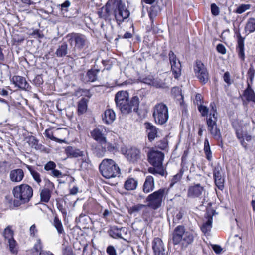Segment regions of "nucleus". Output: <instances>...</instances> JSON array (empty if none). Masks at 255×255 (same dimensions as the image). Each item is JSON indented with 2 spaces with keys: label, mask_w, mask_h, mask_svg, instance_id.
<instances>
[{
  "label": "nucleus",
  "mask_w": 255,
  "mask_h": 255,
  "mask_svg": "<svg viewBox=\"0 0 255 255\" xmlns=\"http://www.w3.org/2000/svg\"><path fill=\"white\" fill-rule=\"evenodd\" d=\"M3 235L4 238L8 240L11 239H13V232L10 228L9 226H8L6 229H5Z\"/></svg>",
  "instance_id": "nucleus-48"
},
{
  "label": "nucleus",
  "mask_w": 255,
  "mask_h": 255,
  "mask_svg": "<svg viewBox=\"0 0 255 255\" xmlns=\"http://www.w3.org/2000/svg\"><path fill=\"white\" fill-rule=\"evenodd\" d=\"M243 97L248 101H252L255 104V94L249 84H248V87L244 92Z\"/></svg>",
  "instance_id": "nucleus-28"
},
{
  "label": "nucleus",
  "mask_w": 255,
  "mask_h": 255,
  "mask_svg": "<svg viewBox=\"0 0 255 255\" xmlns=\"http://www.w3.org/2000/svg\"><path fill=\"white\" fill-rule=\"evenodd\" d=\"M28 143L32 148H34L36 150L40 149V145L38 144V140L34 136H30L28 138Z\"/></svg>",
  "instance_id": "nucleus-44"
},
{
  "label": "nucleus",
  "mask_w": 255,
  "mask_h": 255,
  "mask_svg": "<svg viewBox=\"0 0 255 255\" xmlns=\"http://www.w3.org/2000/svg\"><path fill=\"white\" fill-rule=\"evenodd\" d=\"M213 218L212 217H205V220L202 226L201 230L205 234H208L211 231L212 227Z\"/></svg>",
  "instance_id": "nucleus-27"
},
{
  "label": "nucleus",
  "mask_w": 255,
  "mask_h": 255,
  "mask_svg": "<svg viewBox=\"0 0 255 255\" xmlns=\"http://www.w3.org/2000/svg\"><path fill=\"white\" fill-rule=\"evenodd\" d=\"M203 100V97L201 94H197L195 96V100H194V103L196 104L198 106L202 105V101Z\"/></svg>",
  "instance_id": "nucleus-57"
},
{
  "label": "nucleus",
  "mask_w": 255,
  "mask_h": 255,
  "mask_svg": "<svg viewBox=\"0 0 255 255\" xmlns=\"http://www.w3.org/2000/svg\"><path fill=\"white\" fill-rule=\"evenodd\" d=\"M204 151L206 154V158L208 160H210L212 158V153L210 149L209 143L207 138L204 141Z\"/></svg>",
  "instance_id": "nucleus-40"
},
{
  "label": "nucleus",
  "mask_w": 255,
  "mask_h": 255,
  "mask_svg": "<svg viewBox=\"0 0 255 255\" xmlns=\"http://www.w3.org/2000/svg\"><path fill=\"white\" fill-rule=\"evenodd\" d=\"M211 10L212 14L214 15H218L219 13V8L215 3L211 4Z\"/></svg>",
  "instance_id": "nucleus-56"
},
{
  "label": "nucleus",
  "mask_w": 255,
  "mask_h": 255,
  "mask_svg": "<svg viewBox=\"0 0 255 255\" xmlns=\"http://www.w3.org/2000/svg\"><path fill=\"white\" fill-rule=\"evenodd\" d=\"M153 117L156 123L163 125L169 118L167 106L163 103H158L153 108Z\"/></svg>",
  "instance_id": "nucleus-5"
},
{
  "label": "nucleus",
  "mask_w": 255,
  "mask_h": 255,
  "mask_svg": "<svg viewBox=\"0 0 255 255\" xmlns=\"http://www.w3.org/2000/svg\"><path fill=\"white\" fill-rule=\"evenodd\" d=\"M198 109L203 117L206 116L208 113V108L202 105L198 106Z\"/></svg>",
  "instance_id": "nucleus-51"
},
{
  "label": "nucleus",
  "mask_w": 255,
  "mask_h": 255,
  "mask_svg": "<svg viewBox=\"0 0 255 255\" xmlns=\"http://www.w3.org/2000/svg\"><path fill=\"white\" fill-rule=\"evenodd\" d=\"M168 191L167 188H160L148 195L145 199L147 207L154 210L160 208L168 194Z\"/></svg>",
  "instance_id": "nucleus-3"
},
{
  "label": "nucleus",
  "mask_w": 255,
  "mask_h": 255,
  "mask_svg": "<svg viewBox=\"0 0 255 255\" xmlns=\"http://www.w3.org/2000/svg\"><path fill=\"white\" fill-rule=\"evenodd\" d=\"M88 101V99L85 98H82L79 101L78 104V112L79 114H83L86 112Z\"/></svg>",
  "instance_id": "nucleus-33"
},
{
  "label": "nucleus",
  "mask_w": 255,
  "mask_h": 255,
  "mask_svg": "<svg viewBox=\"0 0 255 255\" xmlns=\"http://www.w3.org/2000/svg\"><path fill=\"white\" fill-rule=\"evenodd\" d=\"M12 82L16 86L23 90H28L29 87L26 79L22 76H14L12 77Z\"/></svg>",
  "instance_id": "nucleus-20"
},
{
  "label": "nucleus",
  "mask_w": 255,
  "mask_h": 255,
  "mask_svg": "<svg viewBox=\"0 0 255 255\" xmlns=\"http://www.w3.org/2000/svg\"><path fill=\"white\" fill-rule=\"evenodd\" d=\"M184 215V212L182 210L175 212L173 216V223L176 224L179 223Z\"/></svg>",
  "instance_id": "nucleus-41"
},
{
  "label": "nucleus",
  "mask_w": 255,
  "mask_h": 255,
  "mask_svg": "<svg viewBox=\"0 0 255 255\" xmlns=\"http://www.w3.org/2000/svg\"><path fill=\"white\" fill-rule=\"evenodd\" d=\"M214 178L216 186L218 190L216 189V193L218 195L223 190V178H222L221 173L219 171H215L214 173Z\"/></svg>",
  "instance_id": "nucleus-24"
},
{
  "label": "nucleus",
  "mask_w": 255,
  "mask_h": 255,
  "mask_svg": "<svg viewBox=\"0 0 255 255\" xmlns=\"http://www.w3.org/2000/svg\"><path fill=\"white\" fill-rule=\"evenodd\" d=\"M99 71V70H88L86 74L88 78V81L94 82L97 80V74Z\"/></svg>",
  "instance_id": "nucleus-39"
},
{
  "label": "nucleus",
  "mask_w": 255,
  "mask_h": 255,
  "mask_svg": "<svg viewBox=\"0 0 255 255\" xmlns=\"http://www.w3.org/2000/svg\"><path fill=\"white\" fill-rule=\"evenodd\" d=\"M65 152L68 157L71 158H77L79 157H82V164L81 166H84L87 168L90 160L88 157L87 152L85 153L83 151H81L80 149L72 146H68L65 149Z\"/></svg>",
  "instance_id": "nucleus-8"
},
{
  "label": "nucleus",
  "mask_w": 255,
  "mask_h": 255,
  "mask_svg": "<svg viewBox=\"0 0 255 255\" xmlns=\"http://www.w3.org/2000/svg\"><path fill=\"white\" fill-rule=\"evenodd\" d=\"M106 129L103 126H98L91 132L92 138L99 143H106Z\"/></svg>",
  "instance_id": "nucleus-13"
},
{
  "label": "nucleus",
  "mask_w": 255,
  "mask_h": 255,
  "mask_svg": "<svg viewBox=\"0 0 255 255\" xmlns=\"http://www.w3.org/2000/svg\"><path fill=\"white\" fill-rule=\"evenodd\" d=\"M224 81L226 82L228 85H230L232 80L230 78V74L228 72L224 73Z\"/></svg>",
  "instance_id": "nucleus-62"
},
{
  "label": "nucleus",
  "mask_w": 255,
  "mask_h": 255,
  "mask_svg": "<svg viewBox=\"0 0 255 255\" xmlns=\"http://www.w3.org/2000/svg\"><path fill=\"white\" fill-rule=\"evenodd\" d=\"M153 167H149L148 169V171L151 174L156 175L159 174L161 176L164 175V170L162 165L160 166H153Z\"/></svg>",
  "instance_id": "nucleus-35"
},
{
  "label": "nucleus",
  "mask_w": 255,
  "mask_h": 255,
  "mask_svg": "<svg viewBox=\"0 0 255 255\" xmlns=\"http://www.w3.org/2000/svg\"><path fill=\"white\" fill-rule=\"evenodd\" d=\"M34 82L37 86H40L42 84L43 80L42 77L40 75L36 76L34 79Z\"/></svg>",
  "instance_id": "nucleus-61"
},
{
  "label": "nucleus",
  "mask_w": 255,
  "mask_h": 255,
  "mask_svg": "<svg viewBox=\"0 0 255 255\" xmlns=\"http://www.w3.org/2000/svg\"><path fill=\"white\" fill-rule=\"evenodd\" d=\"M53 225L56 228L59 234H62L64 230L61 222L57 217H55L53 222Z\"/></svg>",
  "instance_id": "nucleus-45"
},
{
  "label": "nucleus",
  "mask_w": 255,
  "mask_h": 255,
  "mask_svg": "<svg viewBox=\"0 0 255 255\" xmlns=\"http://www.w3.org/2000/svg\"><path fill=\"white\" fill-rule=\"evenodd\" d=\"M115 101L117 107L124 114H129L132 111L136 113L138 112L139 98L136 96H134L129 101L128 93L126 91L118 92L115 95Z\"/></svg>",
  "instance_id": "nucleus-1"
},
{
  "label": "nucleus",
  "mask_w": 255,
  "mask_h": 255,
  "mask_svg": "<svg viewBox=\"0 0 255 255\" xmlns=\"http://www.w3.org/2000/svg\"><path fill=\"white\" fill-rule=\"evenodd\" d=\"M27 168L28 170L30 171L31 175L32 176L34 180L38 183L39 184L41 182V179L40 178V175L39 173L34 170L33 168L27 165Z\"/></svg>",
  "instance_id": "nucleus-42"
},
{
  "label": "nucleus",
  "mask_w": 255,
  "mask_h": 255,
  "mask_svg": "<svg viewBox=\"0 0 255 255\" xmlns=\"http://www.w3.org/2000/svg\"><path fill=\"white\" fill-rule=\"evenodd\" d=\"M122 228H118L116 226L112 227L109 230V235L114 238H122Z\"/></svg>",
  "instance_id": "nucleus-32"
},
{
  "label": "nucleus",
  "mask_w": 255,
  "mask_h": 255,
  "mask_svg": "<svg viewBox=\"0 0 255 255\" xmlns=\"http://www.w3.org/2000/svg\"><path fill=\"white\" fill-rule=\"evenodd\" d=\"M115 114L112 109H107L104 112L102 119L107 124L112 123L115 119Z\"/></svg>",
  "instance_id": "nucleus-26"
},
{
  "label": "nucleus",
  "mask_w": 255,
  "mask_h": 255,
  "mask_svg": "<svg viewBox=\"0 0 255 255\" xmlns=\"http://www.w3.org/2000/svg\"><path fill=\"white\" fill-rule=\"evenodd\" d=\"M106 252L108 255H117L116 250L112 245H109L107 247Z\"/></svg>",
  "instance_id": "nucleus-54"
},
{
  "label": "nucleus",
  "mask_w": 255,
  "mask_h": 255,
  "mask_svg": "<svg viewBox=\"0 0 255 255\" xmlns=\"http://www.w3.org/2000/svg\"><path fill=\"white\" fill-rule=\"evenodd\" d=\"M40 198L42 202L47 203L51 197V191L48 188H44L40 192Z\"/></svg>",
  "instance_id": "nucleus-37"
},
{
  "label": "nucleus",
  "mask_w": 255,
  "mask_h": 255,
  "mask_svg": "<svg viewBox=\"0 0 255 255\" xmlns=\"http://www.w3.org/2000/svg\"><path fill=\"white\" fill-rule=\"evenodd\" d=\"M255 74V69L254 68L253 64H250V68L247 73L248 77L249 78L251 82H252L254 79V75Z\"/></svg>",
  "instance_id": "nucleus-50"
},
{
  "label": "nucleus",
  "mask_w": 255,
  "mask_h": 255,
  "mask_svg": "<svg viewBox=\"0 0 255 255\" xmlns=\"http://www.w3.org/2000/svg\"><path fill=\"white\" fill-rule=\"evenodd\" d=\"M70 2L68 0H66L61 5L62 11H67L68 7L70 6Z\"/></svg>",
  "instance_id": "nucleus-64"
},
{
  "label": "nucleus",
  "mask_w": 255,
  "mask_h": 255,
  "mask_svg": "<svg viewBox=\"0 0 255 255\" xmlns=\"http://www.w3.org/2000/svg\"><path fill=\"white\" fill-rule=\"evenodd\" d=\"M150 85L153 86L157 88H160L163 87V83L159 79H153L152 81H150Z\"/></svg>",
  "instance_id": "nucleus-52"
},
{
  "label": "nucleus",
  "mask_w": 255,
  "mask_h": 255,
  "mask_svg": "<svg viewBox=\"0 0 255 255\" xmlns=\"http://www.w3.org/2000/svg\"><path fill=\"white\" fill-rule=\"evenodd\" d=\"M238 38V46L237 50L238 52V55L242 60L244 59V38H243L240 34H237Z\"/></svg>",
  "instance_id": "nucleus-25"
},
{
  "label": "nucleus",
  "mask_w": 255,
  "mask_h": 255,
  "mask_svg": "<svg viewBox=\"0 0 255 255\" xmlns=\"http://www.w3.org/2000/svg\"><path fill=\"white\" fill-rule=\"evenodd\" d=\"M164 156V154L158 151L153 150L148 153V161L152 166L162 165Z\"/></svg>",
  "instance_id": "nucleus-15"
},
{
  "label": "nucleus",
  "mask_w": 255,
  "mask_h": 255,
  "mask_svg": "<svg viewBox=\"0 0 255 255\" xmlns=\"http://www.w3.org/2000/svg\"><path fill=\"white\" fill-rule=\"evenodd\" d=\"M44 134L46 137L51 140H55L56 139L55 137H54L53 133L52 131L50 129H46Z\"/></svg>",
  "instance_id": "nucleus-58"
},
{
  "label": "nucleus",
  "mask_w": 255,
  "mask_h": 255,
  "mask_svg": "<svg viewBox=\"0 0 255 255\" xmlns=\"http://www.w3.org/2000/svg\"><path fill=\"white\" fill-rule=\"evenodd\" d=\"M147 206L145 204H137L128 208V212L129 214H133L139 213L144 208H146Z\"/></svg>",
  "instance_id": "nucleus-36"
},
{
  "label": "nucleus",
  "mask_w": 255,
  "mask_h": 255,
  "mask_svg": "<svg viewBox=\"0 0 255 255\" xmlns=\"http://www.w3.org/2000/svg\"><path fill=\"white\" fill-rule=\"evenodd\" d=\"M125 156L130 162L133 164L137 163L141 160L140 151L135 147H131L127 149Z\"/></svg>",
  "instance_id": "nucleus-14"
},
{
  "label": "nucleus",
  "mask_w": 255,
  "mask_h": 255,
  "mask_svg": "<svg viewBox=\"0 0 255 255\" xmlns=\"http://www.w3.org/2000/svg\"><path fill=\"white\" fill-rule=\"evenodd\" d=\"M154 189V181L153 177L151 176H147L143 185L142 190L145 193H148L152 191Z\"/></svg>",
  "instance_id": "nucleus-22"
},
{
  "label": "nucleus",
  "mask_w": 255,
  "mask_h": 255,
  "mask_svg": "<svg viewBox=\"0 0 255 255\" xmlns=\"http://www.w3.org/2000/svg\"><path fill=\"white\" fill-rule=\"evenodd\" d=\"M236 135L237 138L240 140L241 144L243 147L246 150L247 149V144L244 141L243 136L241 134H240L239 132H236Z\"/></svg>",
  "instance_id": "nucleus-55"
},
{
  "label": "nucleus",
  "mask_w": 255,
  "mask_h": 255,
  "mask_svg": "<svg viewBox=\"0 0 255 255\" xmlns=\"http://www.w3.org/2000/svg\"><path fill=\"white\" fill-rule=\"evenodd\" d=\"M56 164L53 161H49L44 166V169L47 171H51L50 175L56 178L62 177V172L55 169Z\"/></svg>",
  "instance_id": "nucleus-21"
},
{
  "label": "nucleus",
  "mask_w": 255,
  "mask_h": 255,
  "mask_svg": "<svg viewBox=\"0 0 255 255\" xmlns=\"http://www.w3.org/2000/svg\"><path fill=\"white\" fill-rule=\"evenodd\" d=\"M196 234L192 231H186L184 234V238H183L180 246L182 249L187 248L189 245L192 244L194 241Z\"/></svg>",
  "instance_id": "nucleus-19"
},
{
  "label": "nucleus",
  "mask_w": 255,
  "mask_h": 255,
  "mask_svg": "<svg viewBox=\"0 0 255 255\" xmlns=\"http://www.w3.org/2000/svg\"><path fill=\"white\" fill-rule=\"evenodd\" d=\"M207 124L208 127V128L216 126L215 122L212 120L211 117L207 119Z\"/></svg>",
  "instance_id": "nucleus-63"
},
{
  "label": "nucleus",
  "mask_w": 255,
  "mask_h": 255,
  "mask_svg": "<svg viewBox=\"0 0 255 255\" xmlns=\"http://www.w3.org/2000/svg\"><path fill=\"white\" fill-rule=\"evenodd\" d=\"M208 130L210 132L211 134L213 136L215 139L220 141V145L221 147H223L221 133L220 131V130L217 128L216 126L214 127H212L211 128H208Z\"/></svg>",
  "instance_id": "nucleus-31"
},
{
  "label": "nucleus",
  "mask_w": 255,
  "mask_h": 255,
  "mask_svg": "<svg viewBox=\"0 0 255 255\" xmlns=\"http://www.w3.org/2000/svg\"><path fill=\"white\" fill-rule=\"evenodd\" d=\"M195 73L200 82L207 83L209 80V75L206 68L201 61H197L194 68Z\"/></svg>",
  "instance_id": "nucleus-12"
},
{
  "label": "nucleus",
  "mask_w": 255,
  "mask_h": 255,
  "mask_svg": "<svg viewBox=\"0 0 255 255\" xmlns=\"http://www.w3.org/2000/svg\"><path fill=\"white\" fill-rule=\"evenodd\" d=\"M206 190L204 187L199 183H193L189 185L187 189V196L190 199H196L202 201L205 196Z\"/></svg>",
  "instance_id": "nucleus-7"
},
{
  "label": "nucleus",
  "mask_w": 255,
  "mask_h": 255,
  "mask_svg": "<svg viewBox=\"0 0 255 255\" xmlns=\"http://www.w3.org/2000/svg\"><path fill=\"white\" fill-rule=\"evenodd\" d=\"M68 45L64 42L61 45H59L55 52V54L58 57H62L65 56L67 54Z\"/></svg>",
  "instance_id": "nucleus-34"
},
{
  "label": "nucleus",
  "mask_w": 255,
  "mask_h": 255,
  "mask_svg": "<svg viewBox=\"0 0 255 255\" xmlns=\"http://www.w3.org/2000/svg\"><path fill=\"white\" fill-rule=\"evenodd\" d=\"M152 249L154 255H166L164 244L159 238L154 239L152 242Z\"/></svg>",
  "instance_id": "nucleus-18"
},
{
  "label": "nucleus",
  "mask_w": 255,
  "mask_h": 255,
  "mask_svg": "<svg viewBox=\"0 0 255 255\" xmlns=\"http://www.w3.org/2000/svg\"><path fill=\"white\" fill-rule=\"evenodd\" d=\"M67 37L69 43L74 45L75 49L81 50L88 46V41L84 35L72 33L68 34Z\"/></svg>",
  "instance_id": "nucleus-6"
},
{
  "label": "nucleus",
  "mask_w": 255,
  "mask_h": 255,
  "mask_svg": "<svg viewBox=\"0 0 255 255\" xmlns=\"http://www.w3.org/2000/svg\"><path fill=\"white\" fill-rule=\"evenodd\" d=\"M183 174V171L182 169H181L179 172L176 174L175 175H174L172 179L171 180V183L170 184V187H172L175 183L179 181Z\"/></svg>",
  "instance_id": "nucleus-47"
},
{
  "label": "nucleus",
  "mask_w": 255,
  "mask_h": 255,
  "mask_svg": "<svg viewBox=\"0 0 255 255\" xmlns=\"http://www.w3.org/2000/svg\"><path fill=\"white\" fill-rule=\"evenodd\" d=\"M245 29L247 31L251 33L255 30V19L250 18L245 27Z\"/></svg>",
  "instance_id": "nucleus-43"
},
{
  "label": "nucleus",
  "mask_w": 255,
  "mask_h": 255,
  "mask_svg": "<svg viewBox=\"0 0 255 255\" xmlns=\"http://www.w3.org/2000/svg\"><path fill=\"white\" fill-rule=\"evenodd\" d=\"M212 249L217 254H220L223 250L222 247L218 245H211Z\"/></svg>",
  "instance_id": "nucleus-59"
},
{
  "label": "nucleus",
  "mask_w": 255,
  "mask_h": 255,
  "mask_svg": "<svg viewBox=\"0 0 255 255\" xmlns=\"http://www.w3.org/2000/svg\"><path fill=\"white\" fill-rule=\"evenodd\" d=\"M12 193L15 198L14 205L18 207L30 201L33 196V189L27 184H22L14 187Z\"/></svg>",
  "instance_id": "nucleus-2"
},
{
  "label": "nucleus",
  "mask_w": 255,
  "mask_h": 255,
  "mask_svg": "<svg viewBox=\"0 0 255 255\" xmlns=\"http://www.w3.org/2000/svg\"><path fill=\"white\" fill-rule=\"evenodd\" d=\"M144 209L143 210L142 214V218L145 220L147 221L149 216V211L147 209V207L144 208Z\"/></svg>",
  "instance_id": "nucleus-60"
},
{
  "label": "nucleus",
  "mask_w": 255,
  "mask_h": 255,
  "mask_svg": "<svg viewBox=\"0 0 255 255\" xmlns=\"http://www.w3.org/2000/svg\"><path fill=\"white\" fill-rule=\"evenodd\" d=\"M168 56L173 75L175 79H177L181 74L180 62L177 59L176 56L172 51L169 52Z\"/></svg>",
  "instance_id": "nucleus-11"
},
{
  "label": "nucleus",
  "mask_w": 255,
  "mask_h": 255,
  "mask_svg": "<svg viewBox=\"0 0 255 255\" xmlns=\"http://www.w3.org/2000/svg\"><path fill=\"white\" fill-rule=\"evenodd\" d=\"M9 177L11 181L19 182L23 178L24 172L21 169H14L10 171Z\"/></svg>",
  "instance_id": "nucleus-23"
},
{
  "label": "nucleus",
  "mask_w": 255,
  "mask_h": 255,
  "mask_svg": "<svg viewBox=\"0 0 255 255\" xmlns=\"http://www.w3.org/2000/svg\"><path fill=\"white\" fill-rule=\"evenodd\" d=\"M129 12L121 0L115 1L114 15L117 21L120 24L129 16Z\"/></svg>",
  "instance_id": "nucleus-9"
},
{
  "label": "nucleus",
  "mask_w": 255,
  "mask_h": 255,
  "mask_svg": "<svg viewBox=\"0 0 255 255\" xmlns=\"http://www.w3.org/2000/svg\"><path fill=\"white\" fill-rule=\"evenodd\" d=\"M115 9V1L109 0L106 5L102 7L98 12V14L100 18H103L106 21H110L112 16L114 15V10Z\"/></svg>",
  "instance_id": "nucleus-10"
},
{
  "label": "nucleus",
  "mask_w": 255,
  "mask_h": 255,
  "mask_svg": "<svg viewBox=\"0 0 255 255\" xmlns=\"http://www.w3.org/2000/svg\"><path fill=\"white\" fill-rule=\"evenodd\" d=\"M9 249L11 253L15 254L17 252L16 242L14 239L8 240Z\"/></svg>",
  "instance_id": "nucleus-49"
},
{
  "label": "nucleus",
  "mask_w": 255,
  "mask_h": 255,
  "mask_svg": "<svg viewBox=\"0 0 255 255\" xmlns=\"http://www.w3.org/2000/svg\"><path fill=\"white\" fill-rule=\"evenodd\" d=\"M250 7L251 5L250 4H242L237 7L236 9H233V11L239 14H241L249 10Z\"/></svg>",
  "instance_id": "nucleus-46"
},
{
  "label": "nucleus",
  "mask_w": 255,
  "mask_h": 255,
  "mask_svg": "<svg viewBox=\"0 0 255 255\" xmlns=\"http://www.w3.org/2000/svg\"><path fill=\"white\" fill-rule=\"evenodd\" d=\"M200 206L206 207V213L205 217H213V216L217 214L214 207H212L213 202L210 201L207 197H204L202 201L200 202Z\"/></svg>",
  "instance_id": "nucleus-17"
},
{
  "label": "nucleus",
  "mask_w": 255,
  "mask_h": 255,
  "mask_svg": "<svg viewBox=\"0 0 255 255\" xmlns=\"http://www.w3.org/2000/svg\"><path fill=\"white\" fill-rule=\"evenodd\" d=\"M63 255H75L72 248L70 246L65 247L62 251Z\"/></svg>",
  "instance_id": "nucleus-53"
},
{
  "label": "nucleus",
  "mask_w": 255,
  "mask_h": 255,
  "mask_svg": "<svg viewBox=\"0 0 255 255\" xmlns=\"http://www.w3.org/2000/svg\"><path fill=\"white\" fill-rule=\"evenodd\" d=\"M102 175L107 179L119 176L120 170L115 162L110 159H104L99 165Z\"/></svg>",
  "instance_id": "nucleus-4"
},
{
  "label": "nucleus",
  "mask_w": 255,
  "mask_h": 255,
  "mask_svg": "<svg viewBox=\"0 0 255 255\" xmlns=\"http://www.w3.org/2000/svg\"><path fill=\"white\" fill-rule=\"evenodd\" d=\"M186 231L183 225H179L175 228L172 233V242L174 245H181Z\"/></svg>",
  "instance_id": "nucleus-16"
},
{
  "label": "nucleus",
  "mask_w": 255,
  "mask_h": 255,
  "mask_svg": "<svg viewBox=\"0 0 255 255\" xmlns=\"http://www.w3.org/2000/svg\"><path fill=\"white\" fill-rule=\"evenodd\" d=\"M138 181L134 178L128 179L125 182L124 188L128 191L135 190L137 186Z\"/></svg>",
  "instance_id": "nucleus-29"
},
{
  "label": "nucleus",
  "mask_w": 255,
  "mask_h": 255,
  "mask_svg": "<svg viewBox=\"0 0 255 255\" xmlns=\"http://www.w3.org/2000/svg\"><path fill=\"white\" fill-rule=\"evenodd\" d=\"M147 131L148 132V136L149 140L151 141L154 140L157 135V128L152 125L150 123L146 125Z\"/></svg>",
  "instance_id": "nucleus-30"
},
{
  "label": "nucleus",
  "mask_w": 255,
  "mask_h": 255,
  "mask_svg": "<svg viewBox=\"0 0 255 255\" xmlns=\"http://www.w3.org/2000/svg\"><path fill=\"white\" fill-rule=\"evenodd\" d=\"M160 7L157 5L155 4L151 6L149 10L148 14L151 20H152L160 11Z\"/></svg>",
  "instance_id": "nucleus-38"
}]
</instances>
